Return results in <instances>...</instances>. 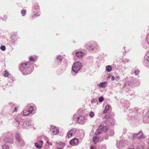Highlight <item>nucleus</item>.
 Instances as JSON below:
<instances>
[{"label": "nucleus", "mask_w": 149, "mask_h": 149, "mask_svg": "<svg viewBox=\"0 0 149 149\" xmlns=\"http://www.w3.org/2000/svg\"><path fill=\"white\" fill-rule=\"evenodd\" d=\"M43 143V141H40L39 143H35V145L36 147L38 148H40L42 145Z\"/></svg>", "instance_id": "nucleus-10"}, {"label": "nucleus", "mask_w": 149, "mask_h": 149, "mask_svg": "<svg viewBox=\"0 0 149 149\" xmlns=\"http://www.w3.org/2000/svg\"><path fill=\"white\" fill-rule=\"evenodd\" d=\"M139 72L138 70H135L134 71V73L135 74V75H137L139 73Z\"/></svg>", "instance_id": "nucleus-28"}, {"label": "nucleus", "mask_w": 149, "mask_h": 149, "mask_svg": "<svg viewBox=\"0 0 149 149\" xmlns=\"http://www.w3.org/2000/svg\"><path fill=\"white\" fill-rule=\"evenodd\" d=\"M112 68L110 65H107L106 67V70L107 72H109L111 70Z\"/></svg>", "instance_id": "nucleus-14"}, {"label": "nucleus", "mask_w": 149, "mask_h": 149, "mask_svg": "<svg viewBox=\"0 0 149 149\" xmlns=\"http://www.w3.org/2000/svg\"><path fill=\"white\" fill-rule=\"evenodd\" d=\"M100 131V129H98L97 130V131L96 133V134H97L98 132ZM97 134L95 136H94L93 137V140L94 143L95 144L99 140V139L98 137L97 136Z\"/></svg>", "instance_id": "nucleus-7"}, {"label": "nucleus", "mask_w": 149, "mask_h": 149, "mask_svg": "<svg viewBox=\"0 0 149 149\" xmlns=\"http://www.w3.org/2000/svg\"><path fill=\"white\" fill-rule=\"evenodd\" d=\"M69 143L71 145L75 146L78 143V140L77 138H74L70 140Z\"/></svg>", "instance_id": "nucleus-6"}, {"label": "nucleus", "mask_w": 149, "mask_h": 149, "mask_svg": "<svg viewBox=\"0 0 149 149\" xmlns=\"http://www.w3.org/2000/svg\"><path fill=\"white\" fill-rule=\"evenodd\" d=\"M84 117L83 116H80L77 118V120L80 124H83L84 122Z\"/></svg>", "instance_id": "nucleus-8"}, {"label": "nucleus", "mask_w": 149, "mask_h": 149, "mask_svg": "<svg viewBox=\"0 0 149 149\" xmlns=\"http://www.w3.org/2000/svg\"><path fill=\"white\" fill-rule=\"evenodd\" d=\"M6 142H7V143H8V142H7L6 141Z\"/></svg>", "instance_id": "nucleus-40"}, {"label": "nucleus", "mask_w": 149, "mask_h": 149, "mask_svg": "<svg viewBox=\"0 0 149 149\" xmlns=\"http://www.w3.org/2000/svg\"><path fill=\"white\" fill-rule=\"evenodd\" d=\"M29 60L30 61H33V58L31 56V57H30L29 58Z\"/></svg>", "instance_id": "nucleus-31"}, {"label": "nucleus", "mask_w": 149, "mask_h": 149, "mask_svg": "<svg viewBox=\"0 0 149 149\" xmlns=\"http://www.w3.org/2000/svg\"><path fill=\"white\" fill-rule=\"evenodd\" d=\"M2 149H8L9 147L7 145H3L2 146Z\"/></svg>", "instance_id": "nucleus-19"}, {"label": "nucleus", "mask_w": 149, "mask_h": 149, "mask_svg": "<svg viewBox=\"0 0 149 149\" xmlns=\"http://www.w3.org/2000/svg\"><path fill=\"white\" fill-rule=\"evenodd\" d=\"M84 53L81 52H77L76 53V56L79 58H82L84 55Z\"/></svg>", "instance_id": "nucleus-11"}, {"label": "nucleus", "mask_w": 149, "mask_h": 149, "mask_svg": "<svg viewBox=\"0 0 149 149\" xmlns=\"http://www.w3.org/2000/svg\"><path fill=\"white\" fill-rule=\"evenodd\" d=\"M147 149H149V148H148Z\"/></svg>", "instance_id": "nucleus-41"}, {"label": "nucleus", "mask_w": 149, "mask_h": 149, "mask_svg": "<svg viewBox=\"0 0 149 149\" xmlns=\"http://www.w3.org/2000/svg\"><path fill=\"white\" fill-rule=\"evenodd\" d=\"M107 85V83L106 82H102L100 83V84H97V86L99 87L100 88H104Z\"/></svg>", "instance_id": "nucleus-9"}, {"label": "nucleus", "mask_w": 149, "mask_h": 149, "mask_svg": "<svg viewBox=\"0 0 149 149\" xmlns=\"http://www.w3.org/2000/svg\"><path fill=\"white\" fill-rule=\"evenodd\" d=\"M47 143L49 144L50 146H51L52 145V143L51 142H49V141L48 140H47Z\"/></svg>", "instance_id": "nucleus-33"}, {"label": "nucleus", "mask_w": 149, "mask_h": 149, "mask_svg": "<svg viewBox=\"0 0 149 149\" xmlns=\"http://www.w3.org/2000/svg\"><path fill=\"white\" fill-rule=\"evenodd\" d=\"M90 149H96V147L95 146H91V147Z\"/></svg>", "instance_id": "nucleus-29"}, {"label": "nucleus", "mask_w": 149, "mask_h": 149, "mask_svg": "<svg viewBox=\"0 0 149 149\" xmlns=\"http://www.w3.org/2000/svg\"><path fill=\"white\" fill-rule=\"evenodd\" d=\"M17 107H16L15 108L14 111L15 112H17Z\"/></svg>", "instance_id": "nucleus-37"}, {"label": "nucleus", "mask_w": 149, "mask_h": 149, "mask_svg": "<svg viewBox=\"0 0 149 149\" xmlns=\"http://www.w3.org/2000/svg\"><path fill=\"white\" fill-rule=\"evenodd\" d=\"M76 132V130L72 129L70 130L67 134L68 138H70L73 135H74Z\"/></svg>", "instance_id": "nucleus-5"}, {"label": "nucleus", "mask_w": 149, "mask_h": 149, "mask_svg": "<svg viewBox=\"0 0 149 149\" xmlns=\"http://www.w3.org/2000/svg\"><path fill=\"white\" fill-rule=\"evenodd\" d=\"M15 126H16L17 127H18L19 125L20 124L19 121L17 120H15Z\"/></svg>", "instance_id": "nucleus-16"}, {"label": "nucleus", "mask_w": 149, "mask_h": 149, "mask_svg": "<svg viewBox=\"0 0 149 149\" xmlns=\"http://www.w3.org/2000/svg\"><path fill=\"white\" fill-rule=\"evenodd\" d=\"M56 149H63L62 148H57Z\"/></svg>", "instance_id": "nucleus-39"}, {"label": "nucleus", "mask_w": 149, "mask_h": 149, "mask_svg": "<svg viewBox=\"0 0 149 149\" xmlns=\"http://www.w3.org/2000/svg\"><path fill=\"white\" fill-rule=\"evenodd\" d=\"M33 110V108L32 107H30L29 108L28 107L27 108H26L23 111V115L24 116L29 115L32 113Z\"/></svg>", "instance_id": "nucleus-3"}, {"label": "nucleus", "mask_w": 149, "mask_h": 149, "mask_svg": "<svg viewBox=\"0 0 149 149\" xmlns=\"http://www.w3.org/2000/svg\"><path fill=\"white\" fill-rule=\"evenodd\" d=\"M115 79V77L114 76H112L111 77V79L112 81H114Z\"/></svg>", "instance_id": "nucleus-32"}, {"label": "nucleus", "mask_w": 149, "mask_h": 149, "mask_svg": "<svg viewBox=\"0 0 149 149\" xmlns=\"http://www.w3.org/2000/svg\"><path fill=\"white\" fill-rule=\"evenodd\" d=\"M81 67V64L80 62H77L74 63L72 67V70L75 73H77L80 70Z\"/></svg>", "instance_id": "nucleus-1"}, {"label": "nucleus", "mask_w": 149, "mask_h": 149, "mask_svg": "<svg viewBox=\"0 0 149 149\" xmlns=\"http://www.w3.org/2000/svg\"><path fill=\"white\" fill-rule=\"evenodd\" d=\"M21 13L22 14L23 16H24L26 13V10H23L21 11Z\"/></svg>", "instance_id": "nucleus-23"}, {"label": "nucleus", "mask_w": 149, "mask_h": 149, "mask_svg": "<svg viewBox=\"0 0 149 149\" xmlns=\"http://www.w3.org/2000/svg\"><path fill=\"white\" fill-rule=\"evenodd\" d=\"M0 48L3 51H4L6 50V47L5 46H1Z\"/></svg>", "instance_id": "nucleus-22"}, {"label": "nucleus", "mask_w": 149, "mask_h": 149, "mask_svg": "<svg viewBox=\"0 0 149 149\" xmlns=\"http://www.w3.org/2000/svg\"><path fill=\"white\" fill-rule=\"evenodd\" d=\"M119 79H120V77H119V76H117L116 77V81H118L119 80Z\"/></svg>", "instance_id": "nucleus-30"}, {"label": "nucleus", "mask_w": 149, "mask_h": 149, "mask_svg": "<svg viewBox=\"0 0 149 149\" xmlns=\"http://www.w3.org/2000/svg\"><path fill=\"white\" fill-rule=\"evenodd\" d=\"M128 149H134V148L133 146H132L129 148Z\"/></svg>", "instance_id": "nucleus-34"}, {"label": "nucleus", "mask_w": 149, "mask_h": 149, "mask_svg": "<svg viewBox=\"0 0 149 149\" xmlns=\"http://www.w3.org/2000/svg\"><path fill=\"white\" fill-rule=\"evenodd\" d=\"M135 135L139 139L142 138L143 137V134L142 131H140L139 133L136 134Z\"/></svg>", "instance_id": "nucleus-12"}, {"label": "nucleus", "mask_w": 149, "mask_h": 149, "mask_svg": "<svg viewBox=\"0 0 149 149\" xmlns=\"http://www.w3.org/2000/svg\"><path fill=\"white\" fill-rule=\"evenodd\" d=\"M108 136L107 135H106L105 136V138L104 139H107L108 138Z\"/></svg>", "instance_id": "nucleus-36"}, {"label": "nucleus", "mask_w": 149, "mask_h": 149, "mask_svg": "<svg viewBox=\"0 0 149 149\" xmlns=\"http://www.w3.org/2000/svg\"><path fill=\"white\" fill-rule=\"evenodd\" d=\"M110 107L109 105H107L106 106L105 109L103 111L104 113H106L110 109Z\"/></svg>", "instance_id": "nucleus-13"}, {"label": "nucleus", "mask_w": 149, "mask_h": 149, "mask_svg": "<svg viewBox=\"0 0 149 149\" xmlns=\"http://www.w3.org/2000/svg\"><path fill=\"white\" fill-rule=\"evenodd\" d=\"M95 116V113L91 111L89 113V116L91 118H93Z\"/></svg>", "instance_id": "nucleus-18"}, {"label": "nucleus", "mask_w": 149, "mask_h": 149, "mask_svg": "<svg viewBox=\"0 0 149 149\" xmlns=\"http://www.w3.org/2000/svg\"><path fill=\"white\" fill-rule=\"evenodd\" d=\"M9 74L8 73V72L6 70H5V73L4 74V76L5 77H7L9 76Z\"/></svg>", "instance_id": "nucleus-20"}, {"label": "nucleus", "mask_w": 149, "mask_h": 149, "mask_svg": "<svg viewBox=\"0 0 149 149\" xmlns=\"http://www.w3.org/2000/svg\"><path fill=\"white\" fill-rule=\"evenodd\" d=\"M50 130L53 135H56L59 133V130L54 126L51 127Z\"/></svg>", "instance_id": "nucleus-4"}, {"label": "nucleus", "mask_w": 149, "mask_h": 149, "mask_svg": "<svg viewBox=\"0 0 149 149\" xmlns=\"http://www.w3.org/2000/svg\"><path fill=\"white\" fill-rule=\"evenodd\" d=\"M88 49H89V50H90V51H91V50H93V49L92 47H91V46H89L88 47H86Z\"/></svg>", "instance_id": "nucleus-27"}, {"label": "nucleus", "mask_w": 149, "mask_h": 149, "mask_svg": "<svg viewBox=\"0 0 149 149\" xmlns=\"http://www.w3.org/2000/svg\"><path fill=\"white\" fill-rule=\"evenodd\" d=\"M141 148H140L139 147V148H138L137 149H143V147L141 146Z\"/></svg>", "instance_id": "nucleus-38"}, {"label": "nucleus", "mask_w": 149, "mask_h": 149, "mask_svg": "<svg viewBox=\"0 0 149 149\" xmlns=\"http://www.w3.org/2000/svg\"><path fill=\"white\" fill-rule=\"evenodd\" d=\"M58 59H59V61H61L62 59V57L60 56H59L57 57V59L58 61Z\"/></svg>", "instance_id": "nucleus-26"}, {"label": "nucleus", "mask_w": 149, "mask_h": 149, "mask_svg": "<svg viewBox=\"0 0 149 149\" xmlns=\"http://www.w3.org/2000/svg\"><path fill=\"white\" fill-rule=\"evenodd\" d=\"M146 59L147 61H149V55L147 57Z\"/></svg>", "instance_id": "nucleus-35"}, {"label": "nucleus", "mask_w": 149, "mask_h": 149, "mask_svg": "<svg viewBox=\"0 0 149 149\" xmlns=\"http://www.w3.org/2000/svg\"><path fill=\"white\" fill-rule=\"evenodd\" d=\"M16 139L18 141H20V137L19 135L18 134H16L15 136Z\"/></svg>", "instance_id": "nucleus-15"}, {"label": "nucleus", "mask_w": 149, "mask_h": 149, "mask_svg": "<svg viewBox=\"0 0 149 149\" xmlns=\"http://www.w3.org/2000/svg\"><path fill=\"white\" fill-rule=\"evenodd\" d=\"M104 100L103 97H100L99 99V101L100 102H102Z\"/></svg>", "instance_id": "nucleus-25"}, {"label": "nucleus", "mask_w": 149, "mask_h": 149, "mask_svg": "<svg viewBox=\"0 0 149 149\" xmlns=\"http://www.w3.org/2000/svg\"><path fill=\"white\" fill-rule=\"evenodd\" d=\"M28 125V123L26 121L24 122L22 124L23 127L24 128L26 127Z\"/></svg>", "instance_id": "nucleus-17"}, {"label": "nucleus", "mask_w": 149, "mask_h": 149, "mask_svg": "<svg viewBox=\"0 0 149 149\" xmlns=\"http://www.w3.org/2000/svg\"><path fill=\"white\" fill-rule=\"evenodd\" d=\"M56 143L60 145L62 147H64L65 146V144L64 143L60 142L58 143Z\"/></svg>", "instance_id": "nucleus-24"}, {"label": "nucleus", "mask_w": 149, "mask_h": 149, "mask_svg": "<svg viewBox=\"0 0 149 149\" xmlns=\"http://www.w3.org/2000/svg\"><path fill=\"white\" fill-rule=\"evenodd\" d=\"M29 62H27L26 63H23L21 65V66L23 68L26 69V67L27 68L26 70H25V71H26L27 72L25 74H26L31 73L33 70V69L32 68H28V66H29Z\"/></svg>", "instance_id": "nucleus-2"}, {"label": "nucleus", "mask_w": 149, "mask_h": 149, "mask_svg": "<svg viewBox=\"0 0 149 149\" xmlns=\"http://www.w3.org/2000/svg\"><path fill=\"white\" fill-rule=\"evenodd\" d=\"M102 130L103 131L106 132L108 130V128L107 126H104L102 127Z\"/></svg>", "instance_id": "nucleus-21"}]
</instances>
